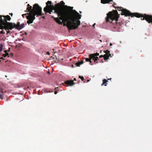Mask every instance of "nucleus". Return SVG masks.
<instances>
[{
  "instance_id": "obj_2",
  "label": "nucleus",
  "mask_w": 152,
  "mask_h": 152,
  "mask_svg": "<svg viewBox=\"0 0 152 152\" xmlns=\"http://www.w3.org/2000/svg\"><path fill=\"white\" fill-rule=\"evenodd\" d=\"M26 12H29V15L26 16V19L28 20L27 23L29 25L33 23L35 19L36 15H41L42 14V8L37 4L33 5L32 8L29 4H27Z\"/></svg>"
},
{
  "instance_id": "obj_10",
  "label": "nucleus",
  "mask_w": 152,
  "mask_h": 152,
  "mask_svg": "<svg viewBox=\"0 0 152 152\" xmlns=\"http://www.w3.org/2000/svg\"><path fill=\"white\" fill-rule=\"evenodd\" d=\"M102 81L103 82L101 84V86H102L103 85H104L105 86H107V82H108V80L104 79H103Z\"/></svg>"
},
{
  "instance_id": "obj_5",
  "label": "nucleus",
  "mask_w": 152,
  "mask_h": 152,
  "mask_svg": "<svg viewBox=\"0 0 152 152\" xmlns=\"http://www.w3.org/2000/svg\"><path fill=\"white\" fill-rule=\"evenodd\" d=\"M4 20L2 19H0V21H2V24L4 27L3 29H4L7 32V34H10V31L9 30H12L15 28V26H13L12 23L8 22L7 20L10 21L11 19L10 16L8 15L4 16Z\"/></svg>"
},
{
  "instance_id": "obj_30",
  "label": "nucleus",
  "mask_w": 152,
  "mask_h": 152,
  "mask_svg": "<svg viewBox=\"0 0 152 152\" xmlns=\"http://www.w3.org/2000/svg\"><path fill=\"white\" fill-rule=\"evenodd\" d=\"M7 50H5L4 52L5 53H7Z\"/></svg>"
},
{
  "instance_id": "obj_9",
  "label": "nucleus",
  "mask_w": 152,
  "mask_h": 152,
  "mask_svg": "<svg viewBox=\"0 0 152 152\" xmlns=\"http://www.w3.org/2000/svg\"><path fill=\"white\" fill-rule=\"evenodd\" d=\"M101 3L103 4L109 3L110 2L113 1V0H101Z\"/></svg>"
},
{
  "instance_id": "obj_22",
  "label": "nucleus",
  "mask_w": 152,
  "mask_h": 152,
  "mask_svg": "<svg viewBox=\"0 0 152 152\" xmlns=\"http://www.w3.org/2000/svg\"><path fill=\"white\" fill-rule=\"evenodd\" d=\"M1 34H5V32L4 30H2L0 31Z\"/></svg>"
},
{
  "instance_id": "obj_3",
  "label": "nucleus",
  "mask_w": 152,
  "mask_h": 152,
  "mask_svg": "<svg viewBox=\"0 0 152 152\" xmlns=\"http://www.w3.org/2000/svg\"><path fill=\"white\" fill-rule=\"evenodd\" d=\"M116 4L115 3H114V4L112 5L113 6L115 9L119 8L121 9V11L122 12L121 15H124L126 16H131L132 17H136L137 18L141 17V20H145L148 23H151L152 24V15H148L146 14H142L138 13L136 12L132 13L129 10H127L125 9H123L121 7H117L114 6Z\"/></svg>"
},
{
  "instance_id": "obj_31",
  "label": "nucleus",
  "mask_w": 152,
  "mask_h": 152,
  "mask_svg": "<svg viewBox=\"0 0 152 152\" xmlns=\"http://www.w3.org/2000/svg\"><path fill=\"white\" fill-rule=\"evenodd\" d=\"M53 53H55V52H54V49H53Z\"/></svg>"
},
{
  "instance_id": "obj_42",
  "label": "nucleus",
  "mask_w": 152,
  "mask_h": 152,
  "mask_svg": "<svg viewBox=\"0 0 152 152\" xmlns=\"http://www.w3.org/2000/svg\"><path fill=\"white\" fill-rule=\"evenodd\" d=\"M0 61H1V60H0Z\"/></svg>"
},
{
  "instance_id": "obj_33",
  "label": "nucleus",
  "mask_w": 152,
  "mask_h": 152,
  "mask_svg": "<svg viewBox=\"0 0 152 152\" xmlns=\"http://www.w3.org/2000/svg\"><path fill=\"white\" fill-rule=\"evenodd\" d=\"M110 46H111L112 45V43H110Z\"/></svg>"
},
{
  "instance_id": "obj_29",
  "label": "nucleus",
  "mask_w": 152,
  "mask_h": 152,
  "mask_svg": "<svg viewBox=\"0 0 152 152\" xmlns=\"http://www.w3.org/2000/svg\"><path fill=\"white\" fill-rule=\"evenodd\" d=\"M48 74H50V72L49 70V69H48Z\"/></svg>"
},
{
  "instance_id": "obj_37",
  "label": "nucleus",
  "mask_w": 152,
  "mask_h": 152,
  "mask_svg": "<svg viewBox=\"0 0 152 152\" xmlns=\"http://www.w3.org/2000/svg\"><path fill=\"white\" fill-rule=\"evenodd\" d=\"M95 23L93 25V26H94V25H95Z\"/></svg>"
},
{
  "instance_id": "obj_41",
  "label": "nucleus",
  "mask_w": 152,
  "mask_h": 152,
  "mask_svg": "<svg viewBox=\"0 0 152 152\" xmlns=\"http://www.w3.org/2000/svg\"><path fill=\"white\" fill-rule=\"evenodd\" d=\"M46 54H48V52L46 53Z\"/></svg>"
},
{
  "instance_id": "obj_21",
  "label": "nucleus",
  "mask_w": 152,
  "mask_h": 152,
  "mask_svg": "<svg viewBox=\"0 0 152 152\" xmlns=\"http://www.w3.org/2000/svg\"><path fill=\"white\" fill-rule=\"evenodd\" d=\"M79 78H80L81 79L82 81H83L84 80L83 77V76H79Z\"/></svg>"
},
{
  "instance_id": "obj_39",
  "label": "nucleus",
  "mask_w": 152,
  "mask_h": 152,
  "mask_svg": "<svg viewBox=\"0 0 152 152\" xmlns=\"http://www.w3.org/2000/svg\"><path fill=\"white\" fill-rule=\"evenodd\" d=\"M102 63H103V62H104L102 60Z\"/></svg>"
},
{
  "instance_id": "obj_36",
  "label": "nucleus",
  "mask_w": 152,
  "mask_h": 152,
  "mask_svg": "<svg viewBox=\"0 0 152 152\" xmlns=\"http://www.w3.org/2000/svg\"><path fill=\"white\" fill-rule=\"evenodd\" d=\"M10 14V15H11V16H12V15H13L12 13H11V14Z\"/></svg>"
},
{
  "instance_id": "obj_6",
  "label": "nucleus",
  "mask_w": 152,
  "mask_h": 152,
  "mask_svg": "<svg viewBox=\"0 0 152 152\" xmlns=\"http://www.w3.org/2000/svg\"><path fill=\"white\" fill-rule=\"evenodd\" d=\"M95 54H90L89 55V58H85V60L86 61H89L90 62V64L91 65H92L93 64H92V61H91V60L93 57V56H94Z\"/></svg>"
},
{
  "instance_id": "obj_23",
  "label": "nucleus",
  "mask_w": 152,
  "mask_h": 152,
  "mask_svg": "<svg viewBox=\"0 0 152 152\" xmlns=\"http://www.w3.org/2000/svg\"><path fill=\"white\" fill-rule=\"evenodd\" d=\"M4 16H2L1 15H0V19H2L3 20H4Z\"/></svg>"
},
{
  "instance_id": "obj_38",
  "label": "nucleus",
  "mask_w": 152,
  "mask_h": 152,
  "mask_svg": "<svg viewBox=\"0 0 152 152\" xmlns=\"http://www.w3.org/2000/svg\"><path fill=\"white\" fill-rule=\"evenodd\" d=\"M48 55H49V54H50V53H49V52H48Z\"/></svg>"
},
{
  "instance_id": "obj_34",
  "label": "nucleus",
  "mask_w": 152,
  "mask_h": 152,
  "mask_svg": "<svg viewBox=\"0 0 152 152\" xmlns=\"http://www.w3.org/2000/svg\"><path fill=\"white\" fill-rule=\"evenodd\" d=\"M94 60V62L96 63V61H95V60Z\"/></svg>"
},
{
  "instance_id": "obj_20",
  "label": "nucleus",
  "mask_w": 152,
  "mask_h": 152,
  "mask_svg": "<svg viewBox=\"0 0 152 152\" xmlns=\"http://www.w3.org/2000/svg\"><path fill=\"white\" fill-rule=\"evenodd\" d=\"M3 49V45H2L1 44L0 45V52Z\"/></svg>"
},
{
  "instance_id": "obj_8",
  "label": "nucleus",
  "mask_w": 152,
  "mask_h": 152,
  "mask_svg": "<svg viewBox=\"0 0 152 152\" xmlns=\"http://www.w3.org/2000/svg\"><path fill=\"white\" fill-rule=\"evenodd\" d=\"M93 54H95V55L93 56V57L92 59L93 60H95V61H96L98 60H99V58L97 56L99 55V53H93Z\"/></svg>"
},
{
  "instance_id": "obj_27",
  "label": "nucleus",
  "mask_w": 152,
  "mask_h": 152,
  "mask_svg": "<svg viewBox=\"0 0 152 152\" xmlns=\"http://www.w3.org/2000/svg\"><path fill=\"white\" fill-rule=\"evenodd\" d=\"M79 62L81 64H83L84 63V61L83 60H82L81 61H80Z\"/></svg>"
},
{
  "instance_id": "obj_17",
  "label": "nucleus",
  "mask_w": 152,
  "mask_h": 152,
  "mask_svg": "<svg viewBox=\"0 0 152 152\" xmlns=\"http://www.w3.org/2000/svg\"><path fill=\"white\" fill-rule=\"evenodd\" d=\"M24 25H25L23 23L22 24H21L20 26V27H19V28L18 29H22V28H23L24 27Z\"/></svg>"
},
{
  "instance_id": "obj_35",
  "label": "nucleus",
  "mask_w": 152,
  "mask_h": 152,
  "mask_svg": "<svg viewBox=\"0 0 152 152\" xmlns=\"http://www.w3.org/2000/svg\"><path fill=\"white\" fill-rule=\"evenodd\" d=\"M111 78H110V79H108L107 80H111Z\"/></svg>"
},
{
  "instance_id": "obj_18",
  "label": "nucleus",
  "mask_w": 152,
  "mask_h": 152,
  "mask_svg": "<svg viewBox=\"0 0 152 152\" xmlns=\"http://www.w3.org/2000/svg\"><path fill=\"white\" fill-rule=\"evenodd\" d=\"M8 55H9V54L7 53H5V54H3V56L4 57H6L7 56H8Z\"/></svg>"
},
{
  "instance_id": "obj_28",
  "label": "nucleus",
  "mask_w": 152,
  "mask_h": 152,
  "mask_svg": "<svg viewBox=\"0 0 152 152\" xmlns=\"http://www.w3.org/2000/svg\"><path fill=\"white\" fill-rule=\"evenodd\" d=\"M104 55H100L99 56V57L100 58H102V57H104Z\"/></svg>"
},
{
  "instance_id": "obj_12",
  "label": "nucleus",
  "mask_w": 152,
  "mask_h": 152,
  "mask_svg": "<svg viewBox=\"0 0 152 152\" xmlns=\"http://www.w3.org/2000/svg\"><path fill=\"white\" fill-rule=\"evenodd\" d=\"M111 54H110L109 55H104V60H106L109 58V57H111Z\"/></svg>"
},
{
  "instance_id": "obj_15",
  "label": "nucleus",
  "mask_w": 152,
  "mask_h": 152,
  "mask_svg": "<svg viewBox=\"0 0 152 152\" xmlns=\"http://www.w3.org/2000/svg\"><path fill=\"white\" fill-rule=\"evenodd\" d=\"M0 91H1V92L2 94H0V98L1 99H3V91L2 89L0 88Z\"/></svg>"
},
{
  "instance_id": "obj_13",
  "label": "nucleus",
  "mask_w": 152,
  "mask_h": 152,
  "mask_svg": "<svg viewBox=\"0 0 152 152\" xmlns=\"http://www.w3.org/2000/svg\"><path fill=\"white\" fill-rule=\"evenodd\" d=\"M46 6L44 9V10L45 13H47L48 12V2L46 3Z\"/></svg>"
},
{
  "instance_id": "obj_1",
  "label": "nucleus",
  "mask_w": 152,
  "mask_h": 152,
  "mask_svg": "<svg viewBox=\"0 0 152 152\" xmlns=\"http://www.w3.org/2000/svg\"><path fill=\"white\" fill-rule=\"evenodd\" d=\"M64 4V2L61 1L54 6L51 1H48V13L51 14L53 10V12L58 16L57 18L52 16L54 20L59 24L66 25L69 30L77 28L80 24L79 19L81 18V15L73 10V7Z\"/></svg>"
},
{
  "instance_id": "obj_16",
  "label": "nucleus",
  "mask_w": 152,
  "mask_h": 152,
  "mask_svg": "<svg viewBox=\"0 0 152 152\" xmlns=\"http://www.w3.org/2000/svg\"><path fill=\"white\" fill-rule=\"evenodd\" d=\"M4 27L2 24V21H0V29H3L4 28Z\"/></svg>"
},
{
  "instance_id": "obj_25",
  "label": "nucleus",
  "mask_w": 152,
  "mask_h": 152,
  "mask_svg": "<svg viewBox=\"0 0 152 152\" xmlns=\"http://www.w3.org/2000/svg\"><path fill=\"white\" fill-rule=\"evenodd\" d=\"M57 88H55V92H54V94H56L58 93V91H57Z\"/></svg>"
},
{
  "instance_id": "obj_32",
  "label": "nucleus",
  "mask_w": 152,
  "mask_h": 152,
  "mask_svg": "<svg viewBox=\"0 0 152 152\" xmlns=\"http://www.w3.org/2000/svg\"><path fill=\"white\" fill-rule=\"evenodd\" d=\"M76 79L75 78H74V80L76 81Z\"/></svg>"
},
{
  "instance_id": "obj_7",
  "label": "nucleus",
  "mask_w": 152,
  "mask_h": 152,
  "mask_svg": "<svg viewBox=\"0 0 152 152\" xmlns=\"http://www.w3.org/2000/svg\"><path fill=\"white\" fill-rule=\"evenodd\" d=\"M65 84L72 86L74 85L75 83L74 82L73 80H67L64 82Z\"/></svg>"
},
{
  "instance_id": "obj_19",
  "label": "nucleus",
  "mask_w": 152,
  "mask_h": 152,
  "mask_svg": "<svg viewBox=\"0 0 152 152\" xmlns=\"http://www.w3.org/2000/svg\"><path fill=\"white\" fill-rule=\"evenodd\" d=\"M75 64L77 66H79L80 65H81L80 63L79 62H78L76 63Z\"/></svg>"
},
{
  "instance_id": "obj_11",
  "label": "nucleus",
  "mask_w": 152,
  "mask_h": 152,
  "mask_svg": "<svg viewBox=\"0 0 152 152\" xmlns=\"http://www.w3.org/2000/svg\"><path fill=\"white\" fill-rule=\"evenodd\" d=\"M12 24L13 26H15V27L17 29H19L20 26L19 22H18L17 24L13 23H12Z\"/></svg>"
},
{
  "instance_id": "obj_4",
  "label": "nucleus",
  "mask_w": 152,
  "mask_h": 152,
  "mask_svg": "<svg viewBox=\"0 0 152 152\" xmlns=\"http://www.w3.org/2000/svg\"><path fill=\"white\" fill-rule=\"evenodd\" d=\"M119 17V14L118 13L117 11L115 10L113 11L110 12L107 14V16L106 18V21L107 22L112 23V21L115 20V25H114V28H119L123 24L121 22H117L118 18Z\"/></svg>"
},
{
  "instance_id": "obj_40",
  "label": "nucleus",
  "mask_w": 152,
  "mask_h": 152,
  "mask_svg": "<svg viewBox=\"0 0 152 152\" xmlns=\"http://www.w3.org/2000/svg\"><path fill=\"white\" fill-rule=\"evenodd\" d=\"M98 63V62L96 61V63Z\"/></svg>"
},
{
  "instance_id": "obj_24",
  "label": "nucleus",
  "mask_w": 152,
  "mask_h": 152,
  "mask_svg": "<svg viewBox=\"0 0 152 152\" xmlns=\"http://www.w3.org/2000/svg\"><path fill=\"white\" fill-rule=\"evenodd\" d=\"M29 15V14L28 13H26V14H23L22 15V17L23 18H24V17H25V15Z\"/></svg>"
},
{
  "instance_id": "obj_26",
  "label": "nucleus",
  "mask_w": 152,
  "mask_h": 152,
  "mask_svg": "<svg viewBox=\"0 0 152 152\" xmlns=\"http://www.w3.org/2000/svg\"><path fill=\"white\" fill-rule=\"evenodd\" d=\"M54 57H53L52 56H51L50 58V59H49L48 58V60H52L54 59Z\"/></svg>"
},
{
  "instance_id": "obj_14",
  "label": "nucleus",
  "mask_w": 152,
  "mask_h": 152,
  "mask_svg": "<svg viewBox=\"0 0 152 152\" xmlns=\"http://www.w3.org/2000/svg\"><path fill=\"white\" fill-rule=\"evenodd\" d=\"M104 53H106L105 55H109V54H110V51L108 50H106L105 51H104Z\"/></svg>"
}]
</instances>
